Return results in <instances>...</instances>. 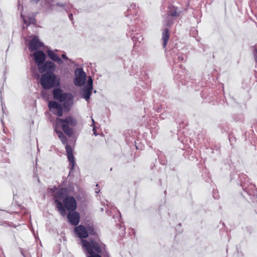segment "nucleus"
<instances>
[{
    "label": "nucleus",
    "mask_w": 257,
    "mask_h": 257,
    "mask_svg": "<svg viewBox=\"0 0 257 257\" xmlns=\"http://www.w3.org/2000/svg\"><path fill=\"white\" fill-rule=\"evenodd\" d=\"M81 243L82 247L86 251V255L102 254L104 255L107 253L106 245L99 238H90L89 240L82 239Z\"/></svg>",
    "instance_id": "nucleus-1"
},
{
    "label": "nucleus",
    "mask_w": 257,
    "mask_h": 257,
    "mask_svg": "<svg viewBox=\"0 0 257 257\" xmlns=\"http://www.w3.org/2000/svg\"><path fill=\"white\" fill-rule=\"evenodd\" d=\"M50 191L53 193V199L57 209L61 215H65L66 212L61 200H63L65 197L68 196V189L66 188H61L58 189L57 187H54L50 189Z\"/></svg>",
    "instance_id": "nucleus-2"
},
{
    "label": "nucleus",
    "mask_w": 257,
    "mask_h": 257,
    "mask_svg": "<svg viewBox=\"0 0 257 257\" xmlns=\"http://www.w3.org/2000/svg\"><path fill=\"white\" fill-rule=\"evenodd\" d=\"M56 125L61 126L63 132L68 137H71L73 134V130L70 126H75L77 122L76 119L72 116H68L64 118H57Z\"/></svg>",
    "instance_id": "nucleus-3"
},
{
    "label": "nucleus",
    "mask_w": 257,
    "mask_h": 257,
    "mask_svg": "<svg viewBox=\"0 0 257 257\" xmlns=\"http://www.w3.org/2000/svg\"><path fill=\"white\" fill-rule=\"evenodd\" d=\"M53 98L60 102H63L64 107L69 110L73 103V97L70 93H63L60 88L54 89L53 91Z\"/></svg>",
    "instance_id": "nucleus-4"
},
{
    "label": "nucleus",
    "mask_w": 257,
    "mask_h": 257,
    "mask_svg": "<svg viewBox=\"0 0 257 257\" xmlns=\"http://www.w3.org/2000/svg\"><path fill=\"white\" fill-rule=\"evenodd\" d=\"M55 132L57 134L58 138L61 140L63 145H65V149L67 153V156L71 166V170H73L75 167V160L73 153V149L72 147L67 144L68 139L67 137L63 134V132L60 130L55 128Z\"/></svg>",
    "instance_id": "nucleus-5"
},
{
    "label": "nucleus",
    "mask_w": 257,
    "mask_h": 257,
    "mask_svg": "<svg viewBox=\"0 0 257 257\" xmlns=\"http://www.w3.org/2000/svg\"><path fill=\"white\" fill-rule=\"evenodd\" d=\"M56 80V76L54 74L44 73L41 76V85L43 88L49 89L55 86Z\"/></svg>",
    "instance_id": "nucleus-6"
},
{
    "label": "nucleus",
    "mask_w": 257,
    "mask_h": 257,
    "mask_svg": "<svg viewBox=\"0 0 257 257\" xmlns=\"http://www.w3.org/2000/svg\"><path fill=\"white\" fill-rule=\"evenodd\" d=\"M62 203L65 210L73 211L77 208V202L73 196L68 195L65 197Z\"/></svg>",
    "instance_id": "nucleus-7"
},
{
    "label": "nucleus",
    "mask_w": 257,
    "mask_h": 257,
    "mask_svg": "<svg viewBox=\"0 0 257 257\" xmlns=\"http://www.w3.org/2000/svg\"><path fill=\"white\" fill-rule=\"evenodd\" d=\"M56 67L53 62L46 61L38 67V70L41 73L45 72V73L54 74V72L56 69Z\"/></svg>",
    "instance_id": "nucleus-8"
},
{
    "label": "nucleus",
    "mask_w": 257,
    "mask_h": 257,
    "mask_svg": "<svg viewBox=\"0 0 257 257\" xmlns=\"http://www.w3.org/2000/svg\"><path fill=\"white\" fill-rule=\"evenodd\" d=\"M48 106L50 111L53 113L60 117L63 115V108L61 105L55 101H50L48 103Z\"/></svg>",
    "instance_id": "nucleus-9"
},
{
    "label": "nucleus",
    "mask_w": 257,
    "mask_h": 257,
    "mask_svg": "<svg viewBox=\"0 0 257 257\" xmlns=\"http://www.w3.org/2000/svg\"><path fill=\"white\" fill-rule=\"evenodd\" d=\"M76 77L74 81V83L76 86H82L85 81V74L82 69H78L75 72Z\"/></svg>",
    "instance_id": "nucleus-10"
},
{
    "label": "nucleus",
    "mask_w": 257,
    "mask_h": 257,
    "mask_svg": "<svg viewBox=\"0 0 257 257\" xmlns=\"http://www.w3.org/2000/svg\"><path fill=\"white\" fill-rule=\"evenodd\" d=\"M43 46V43L40 41L39 39L37 36L34 37L30 41L29 43V49L31 51L40 49Z\"/></svg>",
    "instance_id": "nucleus-11"
},
{
    "label": "nucleus",
    "mask_w": 257,
    "mask_h": 257,
    "mask_svg": "<svg viewBox=\"0 0 257 257\" xmlns=\"http://www.w3.org/2000/svg\"><path fill=\"white\" fill-rule=\"evenodd\" d=\"M67 218L70 223L73 225H77L79 222L80 214L75 211H70L67 214Z\"/></svg>",
    "instance_id": "nucleus-12"
},
{
    "label": "nucleus",
    "mask_w": 257,
    "mask_h": 257,
    "mask_svg": "<svg viewBox=\"0 0 257 257\" xmlns=\"http://www.w3.org/2000/svg\"><path fill=\"white\" fill-rule=\"evenodd\" d=\"M74 232L80 238H86L88 236L87 228L85 226L82 225H80L75 227Z\"/></svg>",
    "instance_id": "nucleus-13"
},
{
    "label": "nucleus",
    "mask_w": 257,
    "mask_h": 257,
    "mask_svg": "<svg viewBox=\"0 0 257 257\" xmlns=\"http://www.w3.org/2000/svg\"><path fill=\"white\" fill-rule=\"evenodd\" d=\"M36 63L38 64V67L44 63L46 59L45 54L42 51H38L33 54Z\"/></svg>",
    "instance_id": "nucleus-14"
},
{
    "label": "nucleus",
    "mask_w": 257,
    "mask_h": 257,
    "mask_svg": "<svg viewBox=\"0 0 257 257\" xmlns=\"http://www.w3.org/2000/svg\"><path fill=\"white\" fill-rule=\"evenodd\" d=\"M47 54L49 57L53 61L56 62L59 64L63 63V61L59 57V56L53 51L48 50L47 51Z\"/></svg>",
    "instance_id": "nucleus-15"
},
{
    "label": "nucleus",
    "mask_w": 257,
    "mask_h": 257,
    "mask_svg": "<svg viewBox=\"0 0 257 257\" xmlns=\"http://www.w3.org/2000/svg\"><path fill=\"white\" fill-rule=\"evenodd\" d=\"M170 38V32L168 29H165L162 32V40L163 41V47L165 48Z\"/></svg>",
    "instance_id": "nucleus-16"
},
{
    "label": "nucleus",
    "mask_w": 257,
    "mask_h": 257,
    "mask_svg": "<svg viewBox=\"0 0 257 257\" xmlns=\"http://www.w3.org/2000/svg\"><path fill=\"white\" fill-rule=\"evenodd\" d=\"M168 14L172 17H176L179 16V13L177 12V8L172 5L168 7Z\"/></svg>",
    "instance_id": "nucleus-17"
},
{
    "label": "nucleus",
    "mask_w": 257,
    "mask_h": 257,
    "mask_svg": "<svg viewBox=\"0 0 257 257\" xmlns=\"http://www.w3.org/2000/svg\"><path fill=\"white\" fill-rule=\"evenodd\" d=\"M92 87H87L83 90V97L86 100H88L91 95Z\"/></svg>",
    "instance_id": "nucleus-18"
},
{
    "label": "nucleus",
    "mask_w": 257,
    "mask_h": 257,
    "mask_svg": "<svg viewBox=\"0 0 257 257\" xmlns=\"http://www.w3.org/2000/svg\"><path fill=\"white\" fill-rule=\"evenodd\" d=\"M88 235L98 236L95 229L93 226H89L87 227Z\"/></svg>",
    "instance_id": "nucleus-19"
},
{
    "label": "nucleus",
    "mask_w": 257,
    "mask_h": 257,
    "mask_svg": "<svg viewBox=\"0 0 257 257\" xmlns=\"http://www.w3.org/2000/svg\"><path fill=\"white\" fill-rule=\"evenodd\" d=\"M174 23V20L170 18L169 16L167 17V19L166 21V25L168 27H170Z\"/></svg>",
    "instance_id": "nucleus-20"
},
{
    "label": "nucleus",
    "mask_w": 257,
    "mask_h": 257,
    "mask_svg": "<svg viewBox=\"0 0 257 257\" xmlns=\"http://www.w3.org/2000/svg\"><path fill=\"white\" fill-rule=\"evenodd\" d=\"M87 257H101V256L98 254H88L86 255Z\"/></svg>",
    "instance_id": "nucleus-21"
},
{
    "label": "nucleus",
    "mask_w": 257,
    "mask_h": 257,
    "mask_svg": "<svg viewBox=\"0 0 257 257\" xmlns=\"http://www.w3.org/2000/svg\"><path fill=\"white\" fill-rule=\"evenodd\" d=\"M88 85H89V86H88V87H91H91H92V79H91V78H90V79L88 80Z\"/></svg>",
    "instance_id": "nucleus-22"
},
{
    "label": "nucleus",
    "mask_w": 257,
    "mask_h": 257,
    "mask_svg": "<svg viewBox=\"0 0 257 257\" xmlns=\"http://www.w3.org/2000/svg\"><path fill=\"white\" fill-rule=\"evenodd\" d=\"M254 56L255 59H256V58H257V48L254 49Z\"/></svg>",
    "instance_id": "nucleus-23"
},
{
    "label": "nucleus",
    "mask_w": 257,
    "mask_h": 257,
    "mask_svg": "<svg viewBox=\"0 0 257 257\" xmlns=\"http://www.w3.org/2000/svg\"><path fill=\"white\" fill-rule=\"evenodd\" d=\"M61 57L65 60H68V59L65 54H62Z\"/></svg>",
    "instance_id": "nucleus-24"
},
{
    "label": "nucleus",
    "mask_w": 257,
    "mask_h": 257,
    "mask_svg": "<svg viewBox=\"0 0 257 257\" xmlns=\"http://www.w3.org/2000/svg\"><path fill=\"white\" fill-rule=\"evenodd\" d=\"M57 6H59V7H65V5L63 4L57 3Z\"/></svg>",
    "instance_id": "nucleus-25"
},
{
    "label": "nucleus",
    "mask_w": 257,
    "mask_h": 257,
    "mask_svg": "<svg viewBox=\"0 0 257 257\" xmlns=\"http://www.w3.org/2000/svg\"><path fill=\"white\" fill-rule=\"evenodd\" d=\"M32 2L34 3H38L40 0H31Z\"/></svg>",
    "instance_id": "nucleus-26"
},
{
    "label": "nucleus",
    "mask_w": 257,
    "mask_h": 257,
    "mask_svg": "<svg viewBox=\"0 0 257 257\" xmlns=\"http://www.w3.org/2000/svg\"><path fill=\"white\" fill-rule=\"evenodd\" d=\"M93 133H94V134L95 136H96V135H97V134H96V130L95 129V128H94V127H93Z\"/></svg>",
    "instance_id": "nucleus-27"
}]
</instances>
